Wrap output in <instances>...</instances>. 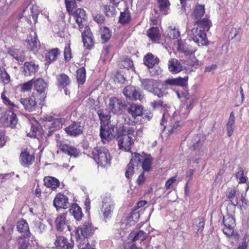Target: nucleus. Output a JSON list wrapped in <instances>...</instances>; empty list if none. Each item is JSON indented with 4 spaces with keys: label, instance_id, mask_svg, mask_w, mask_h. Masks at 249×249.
Wrapping results in <instances>:
<instances>
[{
    "label": "nucleus",
    "instance_id": "nucleus-40",
    "mask_svg": "<svg viewBox=\"0 0 249 249\" xmlns=\"http://www.w3.org/2000/svg\"><path fill=\"white\" fill-rule=\"evenodd\" d=\"M193 227L195 231L198 233H201L204 227V219L200 217H198L194 220Z\"/></svg>",
    "mask_w": 249,
    "mask_h": 249
},
{
    "label": "nucleus",
    "instance_id": "nucleus-9",
    "mask_svg": "<svg viewBox=\"0 0 249 249\" xmlns=\"http://www.w3.org/2000/svg\"><path fill=\"white\" fill-rule=\"evenodd\" d=\"M18 249H30L37 246L33 235L19 236L17 238Z\"/></svg>",
    "mask_w": 249,
    "mask_h": 249
},
{
    "label": "nucleus",
    "instance_id": "nucleus-15",
    "mask_svg": "<svg viewBox=\"0 0 249 249\" xmlns=\"http://www.w3.org/2000/svg\"><path fill=\"white\" fill-rule=\"evenodd\" d=\"M0 120L4 125L11 127H14L17 123V116L13 111L5 112Z\"/></svg>",
    "mask_w": 249,
    "mask_h": 249
},
{
    "label": "nucleus",
    "instance_id": "nucleus-17",
    "mask_svg": "<svg viewBox=\"0 0 249 249\" xmlns=\"http://www.w3.org/2000/svg\"><path fill=\"white\" fill-rule=\"evenodd\" d=\"M102 211L105 218L109 217L113 210L114 204L110 196H106L103 198Z\"/></svg>",
    "mask_w": 249,
    "mask_h": 249
},
{
    "label": "nucleus",
    "instance_id": "nucleus-10",
    "mask_svg": "<svg viewBox=\"0 0 249 249\" xmlns=\"http://www.w3.org/2000/svg\"><path fill=\"white\" fill-rule=\"evenodd\" d=\"M25 45L31 51L36 52L40 48V42L37 37L36 33L32 31L25 40Z\"/></svg>",
    "mask_w": 249,
    "mask_h": 249
},
{
    "label": "nucleus",
    "instance_id": "nucleus-14",
    "mask_svg": "<svg viewBox=\"0 0 249 249\" xmlns=\"http://www.w3.org/2000/svg\"><path fill=\"white\" fill-rule=\"evenodd\" d=\"M53 204L57 210L60 208L66 209L70 206L68 196L61 193L58 194L55 196Z\"/></svg>",
    "mask_w": 249,
    "mask_h": 249
},
{
    "label": "nucleus",
    "instance_id": "nucleus-19",
    "mask_svg": "<svg viewBox=\"0 0 249 249\" xmlns=\"http://www.w3.org/2000/svg\"><path fill=\"white\" fill-rule=\"evenodd\" d=\"M124 95L129 100H140L142 98V94L133 86H127L123 90Z\"/></svg>",
    "mask_w": 249,
    "mask_h": 249
},
{
    "label": "nucleus",
    "instance_id": "nucleus-7",
    "mask_svg": "<svg viewBox=\"0 0 249 249\" xmlns=\"http://www.w3.org/2000/svg\"><path fill=\"white\" fill-rule=\"evenodd\" d=\"M56 143L60 150L68 155L74 158L79 156L80 154V150L68 144L66 141L59 138L57 139Z\"/></svg>",
    "mask_w": 249,
    "mask_h": 249
},
{
    "label": "nucleus",
    "instance_id": "nucleus-55",
    "mask_svg": "<svg viewBox=\"0 0 249 249\" xmlns=\"http://www.w3.org/2000/svg\"><path fill=\"white\" fill-rule=\"evenodd\" d=\"M139 216V214L137 213H131L127 219L128 222L126 224V226H127V225H128V226H131V225H134L138 221Z\"/></svg>",
    "mask_w": 249,
    "mask_h": 249
},
{
    "label": "nucleus",
    "instance_id": "nucleus-34",
    "mask_svg": "<svg viewBox=\"0 0 249 249\" xmlns=\"http://www.w3.org/2000/svg\"><path fill=\"white\" fill-rule=\"evenodd\" d=\"M44 184L48 188L55 189L59 186V181L55 178L46 177L44 178Z\"/></svg>",
    "mask_w": 249,
    "mask_h": 249
},
{
    "label": "nucleus",
    "instance_id": "nucleus-28",
    "mask_svg": "<svg viewBox=\"0 0 249 249\" xmlns=\"http://www.w3.org/2000/svg\"><path fill=\"white\" fill-rule=\"evenodd\" d=\"M67 213H64L58 215L55 219V223L57 229L59 231H62L67 226L68 222L66 220Z\"/></svg>",
    "mask_w": 249,
    "mask_h": 249
},
{
    "label": "nucleus",
    "instance_id": "nucleus-48",
    "mask_svg": "<svg viewBox=\"0 0 249 249\" xmlns=\"http://www.w3.org/2000/svg\"><path fill=\"white\" fill-rule=\"evenodd\" d=\"M103 10L105 15L107 17H113L117 14L115 7L111 5H105Z\"/></svg>",
    "mask_w": 249,
    "mask_h": 249
},
{
    "label": "nucleus",
    "instance_id": "nucleus-49",
    "mask_svg": "<svg viewBox=\"0 0 249 249\" xmlns=\"http://www.w3.org/2000/svg\"><path fill=\"white\" fill-rule=\"evenodd\" d=\"M77 80L79 84H83L86 80V70L82 67L77 71Z\"/></svg>",
    "mask_w": 249,
    "mask_h": 249
},
{
    "label": "nucleus",
    "instance_id": "nucleus-32",
    "mask_svg": "<svg viewBox=\"0 0 249 249\" xmlns=\"http://www.w3.org/2000/svg\"><path fill=\"white\" fill-rule=\"evenodd\" d=\"M127 110L128 113L133 118H136L137 117L140 116L142 114L143 107L136 104H132L128 108Z\"/></svg>",
    "mask_w": 249,
    "mask_h": 249
},
{
    "label": "nucleus",
    "instance_id": "nucleus-60",
    "mask_svg": "<svg viewBox=\"0 0 249 249\" xmlns=\"http://www.w3.org/2000/svg\"><path fill=\"white\" fill-rule=\"evenodd\" d=\"M150 104L151 106L155 109L163 108L165 106V104L161 100L154 101L151 102Z\"/></svg>",
    "mask_w": 249,
    "mask_h": 249
},
{
    "label": "nucleus",
    "instance_id": "nucleus-57",
    "mask_svg": "<svg viewBox=\"0 0 249 249\" xmlns=\"http://www.w3.org/2000/svg\"><path fill=\"white\" fill-rule=\"evenodd\" d=\"M31 12L32 14V18L35 23L37 22V19L38 17V15L39 13V10L38 7L36 5H32L31 8Z\"/></svg>",
    "mask_w": 249,
    "mask_h": 249
},
{
    "label": "nucleus",
    "instance_id": "nucleus-44",
    "mask_svg": "<svg viewBox=\"0 0 249 249\" xmlns=\"http://www.w3.org/2000/svg\"><path fill=\"white\" fill-rule=\"evenodd\" d=\"M58 86L61 88H64L70 83L68 76L63 73H61L57 76Z\"/></svg>",
    "mask_w": 249,
    "mask_h": 249
},
{
    "label": "nucleus",
    "instance_id": "nucleus-5",
    "mask_svg": "<svg viewBox=\"0 0 249 249\" xmlns=\"http://www.w3.org/2000/svg\"><path fill=\"white\" fill-rule=\"evenodd\" d=\"M142 160L143 157L141 154L137 153L131 154V158L125 173V176L127 178H130L133 176L135 172V168L141 164Z\"/></svg>",
    "mask_w": 249,
    "mask_h": 249
},
{
    "label": "nucleus",
    "instance_id": "nucleus-22",
    "mask_svg": "<svg viewBox=\"0 0 249 249\" xmlns=\"http://www.w3.org/2000/svg\"><path fill=\"white\" fill-rule=\"evenodd\" d=\"M56 249H72L73 245L68 243L67 239L64 236H56L54 243Z\"/></svg>",
    "mask_w": 249,
    "mask_h": 249
},
{
    "label": "nucleus",
    "instance_id": "nucleus-50",
    "mask_svg": "<svg viewBox=\"0 0 249 249\" xmlns=\"http://www.w3.org/2000/svg\"><path fill=\"white\" fill-rule=\"evenodd\" d=\"M59 54V50L57 48L50 50L46 56V60L50 62L55 61L58 55Z\"/></svg>",
    "mask_w": 249,
    "mask_h": 249
},
{
    "label": "nucleus",
    "instance_id": "nucleus-36",
    "mask_svg": "<svg viewBox=\"0 0 249 249\" xmlns=\"http://www.w3.org/2000/svg\"><path fill=\"white\" fill-rule=\"evenodd\" d=\"M70 211L76 220L78 221L81 220L83 213L81 208L77 204L72 205L71 208L70 209Z\"/></svg>",
    "mask_w": 249,
    "mask_h": 249
},
{
    "label": "nucleus",
    "instance_id": "nucleus-52",
    "mask_svg": "<svg viewBox=\"0 0 249 249\" xmlns=\"http://www.w3.org/2000/svg\"><path fill=\"white\" fill-rule=\"evenodd\" d=\"M130 20V15L127 9H125L124 12H121L119 17V22L121 24H125Z\"/></svg>",
    "mask_w": 249,
    "mask_h": 249
},
{
    "label": "nucleus",
    "instance_id": "nucleus-6",
    "mask_svg": "<svg viewBox=\"0 0 249 249\" xmlns=\"http://www.w3.org/2000/svg\"><path fill=\"white\" fill-rule=\"evenodd\" d=\"M233 213H231V211H229L228 215L223 217V232L227 236L232 235L234 232L235 221L233 216Z\"/></svg>",
    "mask_w": 249,
    "mask_h": 249
},
{
    "label": "nucleus",
    "instance_id": "nucleus-43",
    "mask_svg": "<svg viewBox=\"0 0 249 249\" xmlns=\"http://www.w3.org/2000/svg\"><path fill=\"white\" fill-rule=\"evenodd\" d=\"M177 49L178 51L187 55L192 54L193 53L192 50L188 49V46L185 42L181 40L178 41Z\"/></svg>",
    "mask_w": 249,
    "mask_h": 249
},
{
    "label": "nucleus",
    "instance_id": "nucleus-12",
    "mask_svg": "<svg viewBox=\"0 0 249 249\" xmlns=\"http://www.w3.org/2000/svg\"><path fill=\"white\" fill-rule=\"evenodd\" d=\"M84 125L80 122H73L66 127L65 131L69 135L72 137H76L83 133Z\"/></svg>",
    "mask_w": 249,
    "mask_h": 249
},
{
    "label": "nucleus",
    "instance_id": "nucleus-58",
    "mask_svg": "<svg viewBox=\"0 0 249 249\" xmlns=\"http://www.w3.org/2000/svg\"><path fill=\"white\" fill-rule=\"evenodd\" d=\"M238 171L236 174L237 178L239 179V183H245L247 180V177L244 176L243 170L242 168L239 167Z\"/></svg>",
    "mask_w": 249,
    "mask_h": 249
},
{
    "label": "nucleus",
    "instance_id": "nucleus-24",
    "mask_svg": "<svg viewBox=\"0 0 249 249\" xmlns=\"http://www.w3.org/2000/svg\"><path fill=\"white\" fill-rule=\"evenodd\" d=\"M100 136L104 143H106L107 141H108L113 137V134L112 131L109 129L107 125H101Z\"/></svg>",
    "mask_w": 249,
    "mask_h": 249
},
{
    "label": "nucleus",
    "instance_id": "nucleus-59",
    "mask_svg": "<svg viewBox=\"0 0 249 249\" xmlns=\"http://www.w3.org/2000/svg\"><path fill=\"white\" fill-rule=\"evenodd\" d=\"M35 231L38 233H42L45 231V226L41 221H36L35 224Z\"/></svg>",
    "mask_w": 249,
    "mask_h": 249
},
{
    "label": "nucleus",
    "instance_id": "nucleus-53",
    "mask_svg": "<svg viewBox=\"0 0 249 249\" xmlns=\"http://www.w3.org/2000/svg\"><path fill=\"white\" fill-rule=\"evenodd\" d=\"M101 36L104 42L107 41L111 37L109 29L106 27L101 28Z\"/></svg>",
    "mask_w": 249,
    "mask_h": 249
},
{
    "label": "nucleus",
    "instance_id": "nucleus-42",
    "mask_svg": "<svg viewBox=\"0 0 249 249\" xmlns=\"http://www.w3.org/2000/svg\"><path fill=\"white\" fill-rule=\"evenodd\" d=\"M147 35L153 41L159 40L160 36L159 29L155 27L150 28L147 32Z\"/></svg>",
    "mask_w": 249,
    "mask_h": 249
},
{
    "label": "nucleus",
    "instance_id": "nucleus-62",
    "mask_svg": "<svg viewBox=\"0 0 249 249\" xmlns=\"http://www.w3.org/2000/svg\"><path fill=\"white\" fill-rule=\"evenodd\" d=\"M34 83V79H32L22 85L21 89L24 91H29L31 89Z\"/></svg>",
    "mask_w": 249,
    "mask_h": 249
},
{
    "label": "nucleus",
    "instance_id": "nucleus-61",
    "mask_svg": "<svg viewBox=\"0 0 249 249\" xmlns=\"http://www.w3.org/2000/svg\"><path fill=\"white\" fill-rule=\"evenodd\" d=\"M64 54L65 60L69 61L71 58V49L69 45L65 47Z\"/></svg>",
    "mask_w": 249,
    "mask_h": 249
},
{
    "label": "nucleus",
    "instance_id": "nucleus-27",
    "mask_svg": "<svg viewBox=\"0 0 249 249\" xmlns=\"http://www.w3.org/2000/svg\"><path fill=\"white\" fill-rule=\"evenodd\" d=\"M212 26L211 21L207 18H203L202 19H198L195 22L194 26L198 27L199 29H202L205 33L208 31Z\"/></svg>",
    "mask_w": 249,
    "mask_h": 249
},
{
    "label": "nucleus",
    "instance_id": "nucleus-8",
    "mask_svg": "<svg viewBox=\"0 0 249 249\" xmlns=\"http://www.w3.org/2000/svg\"><path fill=\"white\" fill-rule=\"evenodd\" d=\"M241 193L234 189H228L226 193V196L231 203L227 205V211H231V213H234L236 206L238 204V200Z\"/></svg>",
    "mask_w": 249,
    "mask_h": 249
},
{
    "label": "nucleus",
    "instance_id": "nucleus-25",
    "mask_svg": "<svg viewBox=\"0 0 249 249\" xmlns=\"http://www.w3.org/2000/svg\"><path fill=\"white\" fill-rule=\"evenodd\" d=\"M17 228L20 233L23 234L22 235H32L30 232L28 224L27 221L23 219H21L18 222Z\"/></svg>",
    "mask_w": 249,
    "mask_h": 249
},
{
    "label": "nucleus",
    "instance_id": "nucleus-29",
    "mask_svg": "<svg viewBox=\"0 0 249 249\" xmlns=\"http://www.w3.org/2000/svg\"><path fill=\"white\" fill-rule=\"evenodd\" d=\"M195 98L194 97H192L188 98V100H186L184 101V103L183 106L180 108L179 112L180 115H185L187 114L191 108H192V106L193 105L194 102Z\"/></svg>",
    "mask_w": 249,
    "mask_h": 249
},
{
    "label": "nucleus",
    "instance_id": "nucleus-54",
    "mask_svg": "<svg viewBox=\"0 0 249 249\" xmlns=\"http://www.w3.org/2000/svg\"><path fill=\"white\" fill-rule=\"evenodd\" d=\"M168 35L170 38L175 39L180 36V32L175 26H170L168 29Z\"/></svg>",
    "mask_w": 249,
    "mask_h": 249
},
{
    "label": "nucleus",
    "instance_id": "nucleus-13",
    "mask_svg": "<svg viewBox=\"0 0 249 249\" xmlns=\"http://www.w3.org/2000/svg\"><path fill=\"white\" fill-rule=\"evenodd\" d=\"M124 105L122 101L116 97L111 98L107 105L108 109L114 114H121L124 108Z\"/></svg>",
    "mask_w": 249,
    "mask_h": 249
},
{
    "label": "nucleus",
    "instance_id": "nucleus-51",
    "mask_svg": "<svg viewBox=\"0 0 249 249\" xmlns=\"http://www.w3.org/2000/svg\"><path fill=\"white\" fill-rule=\"evenodd\" d=\"M98 115L101 120V125L102 126H106L108 124L110 116L108 114L104 113L103 111H99Z\"/></svg>",
    "mask_w": 249,
    "mask_h": 249
},
{
    "label": "nucleus",
    "instance_id": "nucleus-1",
    "mask_svg": "<svg viewBox=\"0 0 249 249\" xmlns=\"http://www.w3.org/2000/svg\"><path fill=\"white\" fill-rule=\"evenodd\" d=\"M94 160L103 168H107L110 165L111 156L108 150L105 147H96L92 151Z\"/></svg>",
    "mask_w": 249,
    "mask_h": 249
},
{
    "label": "nucleus",
    "instance_id": "nucleus-35",
    "mask_svg": "<svg viewBox=\"0 0 249 249\" xmlns=\"http://www.w3.org/2000/svg\"><path fill=\"white\" fill-rule=\"evenodd\" d=\"M235 124V116L233 112L230 113V117L226 124L227 133L228 137H231L234 130Z\"/></svg>",
    "mask_w": 249,
    "mask_h": 249
},
{
    "label": "nucleus",
    "instance_id": "nucleus-30",
    "mask_svg": "<svg viewBox=\"0 0 249 249\" xmlns=\"http://www.w3.org/2000/svg\"><path fill=\"white\" fill-rule=\"evenodd\" d=\"M168 68L172 73H177L181 71L182 66L178 60L172 59L168 62Z\"/></svg>",
    "mask_w": 249,
    "mask_h": 249
},
{
    "label": "nucleus",
    "instance_id": "nucleus-63",
    "mask_svg": "<svg viewBox=\"0 0 249 249\" xmlns=\"http://www.w3.org/2000/svg\"><path fill=\"white\" fill-rule=\"evenodd\" d=\"M183 124L181 122H177L174 124H173L171 127V128L168 129V131L170 134L175 132L176 130H177L178 128H180Z\"/></svg>",
    "mask_w": 249,
    "mask_h": 249
},
{
    "label": "nucleus",
    "instance_id": "nucleus-31",
    "mask_svg": "<svg viewBox=\"0 0 249 249\" xmlns=\"http://www.w3.org/2000/svg\"><path fill=\"white\" fill-rule=\"evenodd\" d=\"M158 61L159 59L151 53H147L143 58L144 64L149 68H153Z\"/></svg>",
    "mask_w": 249,
    "mask_h": 249
},
{
    "label": "nucleus",
    "instance_id": "nucleus-18",
    "mask_svg": "<svg viewBox=\"0 0 249 249\" xmlns=\"http://www.w3.org/2000/svg\"><path fill=\"white\" fill-rule=\"evenodd\" d=\"M82 37L84 46L89 50L91 49L93 46L94 41L92 34L88 26L85 27L84 30L82 33Z\"/></svg>",
    "mask_w": 249,
    "mask_h": 249
},
{
    "label": "nucleus",
    "instance_id": "nucleus-41",
    "mask_svg": "<svg viewBox=\"0 0 249 249\" xmlns=\"http://www.w3.org/2000/svg\"><path fill=\"white\" fill-rule=\"evenodd\" d=\"M158 3L160 12L162 14L167 15L170 6L169 0H158Z\"/></svg>",
    "mask_w": 249,
    "mask_h": 249
},
{
    "label": "nucleus",
    "instance_id": "nucleus-26",
    "mask_svg": "<svg viewBox=\"0 0 249 249\" xmlns=\"http://www.w3.org/2000/svg\"><path fill=\"white\" fill-rule=\"evenodd\" d=\"M188 77L182 78L178 77L176 78H168L165 81V83L171 86H185L187 84Z\"/></svg>",
    "mask_w": 249,
    "mask_h": 249
},
{
    "label": "nucleus",
    "instance_id": "nucleus-2",
    "mask_svg": "<svg viewBox=\"0 0 249 249\" xmlns=\"http://www.w3.org/2000/svg\"><path fill=\"white\" fill-rule=\"evenodd\" d=\"M95 231V228L91 223L85 222L79 226L76 231V239L77 244L86 243L88 239L91 236Z\"/></svg>",
    "mask_w": 249,
    "mask_h": 249
},
{
    "label": "nucleus",
    "instance_id": "nucleus-21",
    "mask_svg": "<svg viewBox=\"0 0 249 249\" xmlns=\"http://www.w3.org/2000/svg\"><path fill=\"white\" fill-rule=\"evenodd\" d=\"M20 102L23 106L25 109L30 112L36 110L37 105L35 97L32 96L27 98H21Z\"/></svg>",
    "mask_w": 249,
    "mask_h": 249
},
{
    "label": "nucleus",
    "instance_id": "nucleus-37",
    "mask_svg": "<svg viewBox=\"0 0 249 249\" xmlns=\"http://www.w3.org/2000/svg\"><path fill=\"white\" fill-rule=\"evenodd\" d=\"M34 84L36 90L40 93L44 92L47 86L46 83L41 78L34 80Z\"/></svg>",
    "mask_w": 249,
    "mask_h": 249
},
{
    "label": "nucleus",
    "instance_id": "nucleus-45",
    "mask_svg": "<svg viewBox=\"0 0 249 249\" xmlns=\"http://www.w3.org/2000/svg\"><path fill=\"white\" fill-rule=\"evenodd\" d=\"M6 92V90H4L1 94V98L2 100L3 103L6 105L10 109L14 111L15 108H18V107L13 102H11L10 100L5 96V93Z\"/></svg>",
    "mask_w": 249,
    "mask_h": 249
},
{
    "label": "nucleus",
    "instance_id": "nucleus-47",
    "mask_svg": "<svg viewBox=\"0 0 249 249\" xmlns=\"http://www.w3.org/2000/svg\"><path fill=\"white\" fill-rule=\"evenodd\" d=\"M46 120L49 122L53 121V123L52 124V127L56 128H60L64 122V120L62 118L56 119L54 118V117L52 116L46 117Z\"/></svg>",
    "mask_w": 249,
    "mask_h": 249
},
{
    "label": "nucleus",
    "instance_id": "nucleus-46",
    "mask_svg": "<svg viewBox=\"0 0 249 249\" xmlns=\"http://www.w3.org/2000/svg\"><path fill=\"white\" fill-rule=\"evenodd\" d=\"M153 159L149 155L143 159V161L141 162L142 168L144 171L148 172L151 169V165Z\"/></svg>",
    "mask_w": 249,
    "mask_h": 249
},
{
    "label": "nucleus",
    "instance_id": "nucleus-38",
    "mask_svg": "<svg viewBox=\"0 0 249 249\" xmlns=\"http://www.w3.org/2000/svg\"><path fill=\"white\" fill-rule=\"evenodd\" d=\"M204 5L198 4L196 5L194 12L192 14V17L198 20L204 15Z\"/></svg>",
    "mask_w": 249,
    "mask_h": 249
},
{
    "label": "nucleus",
    "instance_id": "nucleus-16",
    "mask_svg": "<svg viewBox=\"0 0 249 249\" xmlns=\"http://www.w3.org/2000/svg\"><path fill=\"white\" fill-rule=\"evenodd\" d=\"M75 22L80 31L86 25V14L85 11L81 8L77 9L73 14Z\"/></svg>",
    "mask_w": 249,
    "mask_h": 249
},
{
    "label": "nucleus",
    "instance_id": "nucleus-11",
    "mask_svg": "<svg viewBox=\"0 0 249 249\" xmlns=\"http://www.w3.org/2000/svg\"><path fill=\"white\" fill-rule=\"evenodd\" d=\"M118 145L120 149L125 151L130 152L132 145L134 143V140L131 136L121 135L117 137Z\"/></svg>",
    "mask_w": 249,
    "mask_h": 249
},
{
    "label": "nucleus",
    "instance_id": "nucleus-39",
    "mask_svg": "<svg viewBox=\"0 0 249 249\" xmlns=\"http://www.w3.org/2000/svg\"><path fill=\"white\" fill-rule=\"evenodd\" d=\"M185 68L189 71H193L198 67V60L195 57H191L186 60Z\"/></svg>",
    "mask_w": 249,
    "mask_h": 249
},
{
    "label": "nucleus",
    "instance_id": "nucleus-56",
    "mask_svg": "<svg viewBox=\"0 0 249 249\" xmlns=\"http://www.w3.org/2000/svg\"><path fill=\"white\" fill-rule=\"evenodd\" d=\"M122 135H127V136H130V135H133L135 132V129L133 127L130 126H123L120 130Z\"/></svg>",
    "mask_w": 249,
    "mask_h": 249
},
{
    "label": "nucleus",
    "instance_id": "nucleus-33",
    "mask_svg": "<svg viewBox=\"0 0 249 249\" xmlns=\"http://www.w3.org/2000/svg\"><path fill=\"white\" fill-rule=\"evenodd\" d=\"M146 233L142 231H140L139 232H136L135 231L131 232L129 236L128 239L132 242H135L136 241H142L145 239L146 237Z\"/></svg>",
    "mask_w": 249,
    "mask_h": 249
},
{
    "label": "nucleus",
    "instance_id": "nucleus-64",
    "mask_svg": "<svg viewBox=\"0 0 249 249\" xmlns=\"http://www.w3.org/2000/svg\"><path fill=\"white\" fill-rule=\"evenodd\" d=\"M114 81L118 83L123 84L125 81L124 75L120 72H117Z\"/></svg>",
    "mask_w": 249,
    "mask_h": 249
},
{
    "label": "nucleus",
    "instance_id": "nucleus-3",
    "mask_svg": "<svg viewBox=\"0 0 249 249\" xmlns=\"http://www.w3.org/2000/svg\"><path fill=\"white\" fill-rule=\"evenodd\" d=\"M188 36L198 46H202L207 45L208 40L206 33L198 27L194 26L189 32Z\"/></svg>",
    "mask_w": 249,
    "mask_h": 249
},
{
    "label": "nucleus",
    "instance_id": "nucleus-23",
    "mask_svg": "<svg viewBox=\"0 0 249 249\" xmlns=\"http://www.w3.org/2000/svg\"><path fill=\"white\" fill-rule=\"evenodd\" d=\"M39 69L38 64L34 61L26 62L23 66V72L25 76H30L34 74Z\"/></svg>",
    "mask_w": 249,
    "mask_h": 249
},
{
    "label": "nucleus",
    "instance_id": "nucleus-20",
    "mask_svg": "<svg viewBox=\"0 0 249 249\" xmlns=\"http://www.w3.org/2000/svg\"><path fill=\"white\" fill-rule=\"evenodd\" d=\"M35 160V157L31 155L27 149L22 151L19 156V161L24 167H28L32 165Z\"/></svg>",
    "mask_w": 249,
    "mask_h": 249
},
{
    "label": "nucleus",
    "instance_id": "nucleus-4",
    "mask_svg": "<svg viewBox=\"0 0 249 249\" xmlns=\"http://www.w3.org/2000/svg\"><path fill=\"white\" fill-rule=\"evenodd\" d=\"M141 86L143 89L149 92H153L159 97H162L164 92L159 89V83L152 79H143L141 80Z\"/></svg>",
    "mask_w": 249,
    "mask_h": 249
}]
</instances>
